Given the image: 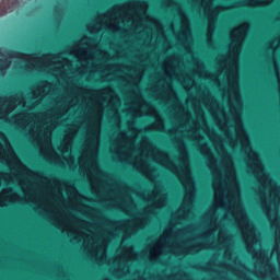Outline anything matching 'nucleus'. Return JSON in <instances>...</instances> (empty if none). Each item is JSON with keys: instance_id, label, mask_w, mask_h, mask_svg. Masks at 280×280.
I'll return each instance as SVG.
<instances>
[{"instance_id": "obj_1", "label": "nucleus", "mask_w": 280, "mask_h": 280, "mask_svg": "<svg viewBox=\"0 0 280 280\" xmlns=\"http://www.w3.org/2000/svg\"><path fill=\"white\" fill-rule=\"evenodd\" d=\"M0 67H4V69L8 68V62L3 59H0Z\"/></svg>"}]
</instances>
